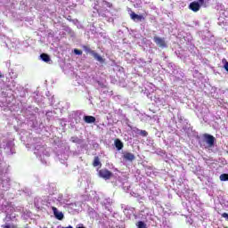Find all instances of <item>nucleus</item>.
Here are the masks:
<instances>
[{
    "label": "nucleus",
    "mask_w": 228,
    "mask_h": 228,
    "mask_svg": "<svg viewBox=\"0 0 228 228\" xmlns=\"http://www.w3.org/2000/svg\"><path fill=\"white\" fill-rule=\"evenodd\" d=\"M99 177H102V179H104L105 181H109L111 177H113V174L111 171L108 170L107 168L100 169L98 172Z\"/></svg>",
    "instance_id": "f03ea898"
},
{
    "label": "nucleus",
    "mask_w": 228,
    "mask_h": 228,
    "mask_svg": "<svg viewBox=\"0 0 228 228\" xmlns=\"http://www.w3.org/2000/svg\"><path fill=\"white\" fill-rule=\"evenodd\" d=\"M103 3L107 5L108 8H111L113 6V4L108 1H103Z\"/></svg>",
    "instance_id": "6ab92c4d"
},
{
    "label": "nucleus",
    "mask_w": 228,
    "mask_h": 228,
    "mask_svg": "<svg viewBox=\"0 0 228 228\" xmlns=\"http://www.w3.org/2000/svg\"><path fill=\"white\" fill-rule=\"evenodd\" d=\"M223 63H224V70H226V72H228V61H227V60L223 59Z\"/></svg>",
    "instance_id": "dca6fc26"
},
{
    "label": "nucleus",
    "mask_w": 228,
    "mask_h": 228,
    "mask_svg": "<svg viewBox=\"0 0 228 228\" xmlns=\"http://www.w3.org/2000/svg\"><path fill=\"white\" fill-rule=\"evenodd\" d=\"M221 216L223 217V218H225V220H227L228 221V214L227 213H223L222 215H221Z\"/></svg>",
    "instance_id": "aec40b11"
},
{
    "label": "nucleus",
    "mask_w": 228,
    "mask_h": 228,
    "mask_svg": "<svg viewBox=\"0 0 228 228\" xmlns=\"http://www.w3.org/2000/svg\"><path fill=\"white\" fill-rule=\"evenodd\" d=\"M114 143L118 151H122V149H124V143L122 142V141H120V139H116Z\"/></svg>",
    "instance_id": "1a4fd4ad"
},
{
    "label": "nucleus",
    "mask_w": 228,
    "mask_h": 228,
    "mask_svg": "<svg viewBox=\"0 0 228 228\" xmlns=\"http://www.w3.org/2000/svg\"><path fill=\"white\" fill-rule=\"evenodd\" d=\"M77 228H86L85 226H78V227H77Z\"/></svg>",
    "instance_id": "4be33fe9"
},
{
    "label": "nucleus",
    "mask_w": 228,
    "mask_h": 228,
    "mask_svg": "<svg viewBox=\"0 0 228 228\" xmlns=\"http://www.w3.org/2000/svg\"><path fill=\"white\" fill-rule=\"evenodd\" d=\"M0 77H3V74L0 73Z\"/></svg>",
    "instance_id": "5701e85b"
},
{
    "label": "nucleus",
    "mask_w": 228,
    "mask_h": 228,
    "mask_svg": "<svg viewBox=\"0 0 228 228\" xmlns=\"http://www.w3.org/2000/svg\"><path fill=\"white\" fill-rule=\"evenodd\" d=\"M102 164H101V159L99 157H94L93 161V167H102Z\"/></svg>",
    "instance_id": "ddd939ff"
},
{
    "label": "nucleus",
    "mask_w": 228,
    "mask_h": 228,
    "mask_svg": "<svg viewBox=\"0 0 228 228\" xmlns=\"http://www.w3.org/2000/svg\"><path fill=\"white\" fill-rule=\"evenodd\" d=\"M74 53L75 54H77V56H81V54H83V51L79 50V49H74Z\"/></svg>",
    "instance_id": "f3484780"
},
{
    "label": "nucleus",
    "mask_w": 228,
    "mask_h": 228,
    "mask_svg": "<svg viewBox=\"0 0 228 228\" xmlns=\"http://www.w3.org/2000/svg\"><path fill=\"white\" fill-rule=\"evenodd\" d=\"M203 138L205 139V142L208 143V147H215V136L209 134H204Z\"/></svg>",
    "instance_id": "20e7f679"
},
{
    "label": "nucleus",
    "mask_w": 228,
    "mask_h": 228,
    "mask_svg": "<svg viewBox=\"0 0 228 228\" xmlns=\"http://www.w3.org/2000/svg\"><path fill=\"white\" fill-rule=\"evenodd\" d=\"M123 159H125V161H130L133 162L135 159L134 154L131 153V152H125L123 154Z\"/></svg>",
    "instance_id": "0eeeda50"
},
{
    "label": "nucleus",
    "mask_w": 228,
    "mask_h": 228,
    "mask_svg": "<svg viewBox=\"0 0 228 228\" xmlns=\"http://www.w3.org/2000/svg\"><path fill=\"white\" fill-rule=\"evenodd\" d=\"M153 42L159 46L161 47V49H165L167 47V42L165 41V38L159 37H154Z\"/></svg>",
    "instance_id": "7ed1b4c3"
},
{
    "label": "nucleus",
    "mask_w": 228,
    "mask_h": 228,
    "mask_svg": "<svg viewBox=\"0 0 228 228\" xmlns=\"http://www.w3.org/2000/svg\"><path fill=\"white\" fill-rule=\"evenodd\" d=\"M83 49L89 54H92V56H94V60H97V61H100V63H104V59L101 55H99V53H97V52L91 50L90 46L85 45V46H83Z\"/></svg>",
    "instance_id": "f257e3e1"
},
{
    "label": "nucleus",
    "mask_w": 228,
    "mask_h": 228,
    "mask_svg": "<svg viewBox=\"0 0 228 228\" xmlns=\"http://www.w3.org/2000/svg\"><path fill=\"white\" fill-rule=\"evenodd\" d=\"M52 211H53V215L57 220H63L65 216H63V212L58 211L56 207H52Z\"/></svg>",
    "instance_id": "423d86ee"
},
{
    "label": "nucleus",
    "mask_w": 228,
    "mask_h": 228,
    "mask_svg": "<svg viewBox=\"0 0 228 228\" xmlns=\"http://www.w3.org/2000/svg\"><path fill=\"white\" fill-rule=\"evenodd\" d=\"M220 181H228V174H222L219 176Z\"/></svg>",
    "instance_id": "2eb2a0df"
},
{
    "label": "nucleus",
    "mask_w": 228,
    "mask_h": 228,
    "mask_svg": "<svg viewBox=\"0 0 228 228\" xmlns=\"http://www.w3.org/2000/svg\"><path fill=\"white\" fill-rule=\"evenodd\" d=\"M137 228H147V224L143 223L142 221H139L137 223Z\"/></svg>",
    "instance_id": "4468645a"
},
{
    "label": "nucleus",
    "mask_w": 228,
    "mask_h": 228,
    "mask_svg": "<svg viewBox=\"0 0 228 228\" xmlns=\"http://www.w3.org/2000/svg\"><path fill=\"white\" fill-rule=\"evenodd\" d=\"M84 120L86 124H94L95 122V117L94 116H85Z\"/></svg>",
    "instance_id": "9d476101"
},
{
    "label": "nucleus",
    "mask_w": 228,
    "mask_h": 228,
    "mask_svg": "<svg viewBox=\"0 0 228 228\" xmlns=\"http://www.w3.org/2000/svg\"><path fill=\"white\" fill-rule=\"evenodd\" d=\"M189 8L192 12H199V10H200V4H199V2H191Z\"/></svg>",
    "instance_id": "6e6552de"
},
{
    "label": "nucleus",
    "mask_w": 228,
    "mask_h": 228,
    "mask_svg": "<svg viewBox=\"0 0 228 228\" xmlns=\"http://www.w3.org/2000/svg\"><path fill=\"white\" fill-rule=\"evenodd\" d=\"M200 3V6H204V4H206V0H199Z\"/></svg>",
    "instance_id": "412c9836"
},
{
    "label": "nucleus",
    "mask_w": 228,
    "mask_h": 228,
    "mask_svg": "<svg viewBox=\"0 0 228 228\" xmlns=\"http://www.w3.org/2000/svg\"><path fill=\"white\" fill-rule=\"evenodd\" d=\"M140 131V134L141 136H147L149 134V133H147V131L145 130H139Z\"/></svg>",
    "instance_id": "a211bd4d"
},
{
    "label": "nucleus",
    "mask_w": 228,
    "mask_h": 228,
    "mask_svg": "<svg viewBox=\"0 0 228 228\" xmlns=\"http://www.w3.org/2000/svg\"><path fill=\"white\" fill-rule=\"evenodd\" d=\"M40 58L43 61H45V63H47L48 61H51V57H49L47 53H42L40 55Z\"/></svg>",
    "instance_id": "f8f14e48"
},
{
    "label": "nucleus",
    "mask_w": 228,
    "mask_h": 228,
    "mask_svg": "<svg viewBox=\"0 0 228 228\" xmlns=\"http://www.w3.org/2000/svg\"><path fill=\"white\" fill-rule=\"evenodd\" d=\"M97 13L99 17H102L103 19H106V13H108V9H98Z\"/></svg>",
    "instance_id": "9b49d317"
},
{
    "label": "nucleus",
    "mask_w": 228,
    "mask_h": 228,
    "mask_svg": "<svg viewBox=\"0 0 228 228\" xmlns=\"http://www.w3.org/2000/svg\"><path fill=\"white\" fill-rule=\"evenodd\" d=\"M130 18L132 19V20H134V22H136V20H138L139 22H142V20H145V17L143 15H138L134 12H132L130 13Z\"/></svg>",
    "instance_id": "39448f33"
}]
</instances>
